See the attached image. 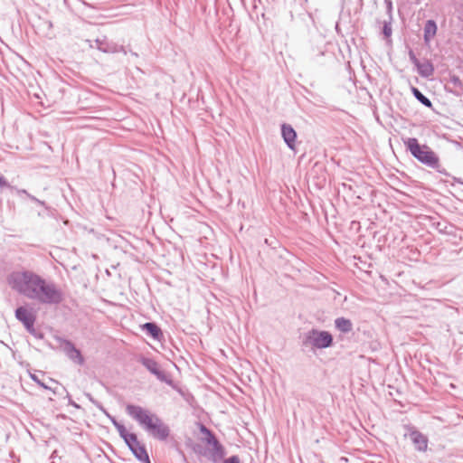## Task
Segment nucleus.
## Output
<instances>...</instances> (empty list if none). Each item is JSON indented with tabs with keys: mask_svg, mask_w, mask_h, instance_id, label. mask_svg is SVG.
<instances>
[{
	"mask_svg": "<svg viewBox=\"0 0 463 463\" xmlns=\"http://www.w3.org/2000/svg\"><path fill=\"white\" fill-rule=\"evenodd\" d=\"M12 289L43 305H59L64 299L63 292L53 281H48L30 271H14L7 277Z\"/></svg>",
	"mask_w": 463,
	"mask_h": 463,
	"instance_id": "obj_1",
	"label": "nucleus"
},
{
	"mask_svg": "<svg viewBox=\"0 0 463 463\" xmlns=\"http://www.w3.org/2000/svg\"><path fill=\"white\" fill-rule=\"evenodd\" d=\"M126 411L155 439L164 441L169 437V427L156 414L135 404H128Z\"/></svg>",
	"mask_w": 463,
	"mask_h": 463,
	"instance_id": "obj_2",
	"label": "nucleus"
},
{
	"mask_svg": "<svg viewBox=\"0 0 463 463\" xmlns=\"http://www.w3.org/2000/svg\"><path fill=\"white\" fill-rule=\"evenodd\" d=\"M407 150L422 165L439 170V157L427 145H421L415 137L407 138Z\"/></svg>",
	"mask_w": 463,
	"mask_h": 463,
	"instance_id": "obj_3",
	"label": "nucleus"
},
{
	"mask_svg": "<svg viewBox=\"0 0 463 463\" xmlns=\"http://www.w3.org/2000/svg\"><path fill=\"white\" fill-rule=\"evenodd\" d=\"M137 360L158 381L174 387V381L171 376L161 368L155 359L141 354L137 356Z\"/></svg>",
	"mask_w": 463,
	"mask_h": 463,
	"instance_id": "obj_4",
	"label": "nucleus"
},
{
	"mask_svg": "<svg viewBox=\"0 0 463 463\" xmlns=\"http://www.w3.org/2000/svg\"><path fill=\"white\" fill-rule=\"evenodd\" d=\"M304 344L311 347H330L333 344V336L327 331L312 329L306 335Z\"/></svg>",
	"mask_w": 463,
	"mask_h": 463,
	"instance_id": "obj_5",
	"label": "nucleus"
},
{
	"mask_svg": "<svg viewBox=\"0 0 463 463\" xmlns=\"http://www.w3.org/2000/svg\"><path fill=\"white\" fill-rule=\"evenodd\" d=\"M410 60L417 69L418 73L423 78H430L434 73V67L432 63L427 60H419L412 51L409 52Z\"/></svg>",
	"mask_w": 463,
	"mask_h": 463,
	"instance_id": "obj_6",
	"label": "nucleus"
},
{
	"mask_svg": "<svg viewBox=\"0 0 463 463\" xmlns=\"http://www.w3.org/2000/svg\"><path fill=\"white\" fill-rule=\"evenodd\" d=\"M15 317L23 323L26 330L30 333L34 332L35 315L25 307H19L15 309Z\"/></svg>",
	"mask_w": 463,
	"mask_h": 463,
	"instance_id": "obj_7",
	"label": "nucleus"
},
{
	"mask_svg": "<svg viewBox=\"0 0 463 463\" xmlns=\"http://www.w3.org/2000/svg\"><path fill=\"white\" fill-rule=\"evenodd\" d=\"M95 43L97 48L105 53H116V52H123L124 54H127L128 52L126 51L125 47L123 45H119L112 41H109L106 36L103 38L96 39Z\"/></svg>",
	"mask_w": 463,
	"mask_h": 463,
	"instance_id": "obj_8",
	"label": "nucleus"
},
{
	"mask_svg": "<svg viewBox=\"0 0 463 463\" xmlns=\"http://www.w3.org/2000/svg\"><path fill=\"white\" fill-rule=\"evenodd\" d=\"M126 445L138 461L147 460L148 453L146 451V446L140 443L137 435L132 438V440L127 441Z\"/></svg>",
	"mask_w": 463,
	"mask_h": 463,
	"instance_id": "obj_9",
	"label": "nucleus"
},
{
	"mask_svg": "<svg viewBox=\"0 0 463 463\" xmlns=\"http://www.w3.org/2000/svg\"><path fill=\"white\" fill-rule=\"evenodd\" d=\"M409 436L412 445L418 451H426L428 448V438L421 432L414 430L413 428H408Z\"/></svg>",
	"mask_w": 463,
	"mask_h": 463,
	"instance_id": "obj_10",
	"label": "nucleus"
},
{
	"mask_svg": "<svg viewBox=\"0 0 463 463\" xmlns=\"http://www.w3.org/2000/svg\"><path fill=\"white\" fill-rule=\"evenodd\" d=\"M281 137L288 147L295 150L298 135L291 125L287 123L281 125Z\"/></svg>",
	"mask_w": 463,
	"mask_h": 463,
	"instance_id": "obj_11",
	"label": "nucleus"
},
{
	"mask_svg": "<svg viewBox=\"0 0 463 463\" xmlns=\"http://www.w3.org/2000/svg\"><path fill=\"white\" fill-rule=\"evenodd\" d=\"M141 330L154 340L162 342L164 334L162 329L155 322H146L141 326Z\"/></svg>",
	"mask_w": 463,
	"mask_h": 463,
	"instance_id": "obj_12",
	"label": "nucleus"
},
{
	"mask_svg": "<svg viewBox=\"0 0 463 463\" xmlns=\"http://www.w3.org/2000/svg\"><path fill=\"white\" fill-rule=\"evenodd\" d=\"M325 54H326L325 45H323L321 47L317 46L316 48L312 46L308 50L307 56L310 61L317 63V64L323 65L325 63L324 62Z\"/></svg>",
	"mask_w": 463,
	"mask_h": 463,
	"instance_id": "obj_13",
	"label": "nucleus"
},
{
	"mask_svg": "<svg viewBox=\"0 0 463 463\" xmlns=\"http://www.w3.org/2000/svg\"><path fill=\"white\" fill-rule=\"evenodd\" d=\"M65 353L66 357H68L71 362L78 365H84L85 358L80 352V349H62Z\"/></svg>",
	"mask_w": 463,
	"mask_h": 463,
	"instance_id": "obj_14",
	"label": "nucleus"
},
{
	"mask_svg": "<svg viewBox=\"0 0 463 463\" xmlns=\"http://www.w3.org/2000/svg\"><path fill=\"white\" fill-rule=\"evenodd\" d=\"M437 24L433 20H428L424 25V42L429 44L436 35Z\"/></svg>",
	"mask_w": 463,
	"mask_h": 463,
	"instance_id": "obj_15",
	"label": "nucleus"
},
{
	"mask_svg": "<svg viewBox=\"0 0 463 463\" xmlns=\"http://www.w3.org/2000/svg\"><path fill=\"white\" fill-rule=\"evenodd\" d=\"M335 328L342 333H349L353 330V323L350 319L345 317H337L335 320Z\"/></svg>",
	"mask_w": 463,
	"mask_h": 463,
	"instance_id": "obj_16",
	"label": "nucleus"
},
{
	"mask_svg": "<svg viewBox=\"0 0 463 463\" xmlns=\"http://www.w3.org/2000/svg\"><path fill=\"white\" fill-rule=\"evenodd\" d=\"M225 456V449L224 447L220 444L214 448H213L211 450H210V457L209 458L214 462V463H217L219 462L220 460H222Z\"/></svg>",
	"mask_w": 463,
	"mask_h": 463,
	"instance_id": "obj_17",
	"label": "nucleus"
},
{
	"mask_svg": "<svg viewBox=\"0 0 463 463\" xmlns=\"http://www.w3.org/2000/svg\"><path fill=\"white\" fill-rule=\"evenodd\" d=\"M114 427L117 429L120 438L125 441V443L128 440H132V438L135 437V435H137L136 433L128 432L125 425L120 423L119 421H115Z\"/></svg>",
	"mask_w": 463,
	"mask_h": 463,
	"instance_id": "obj_18",
	"label": "nucleus"
},
{
	"mask_svg": "<svg viewBox=\"0 0 463 463\" xmlns=\"http://www.w3.org/2000/svg\"><path fill=\"white\" fill-rule=\"evenodd\" d=\"M412 94L414 97L425 107L431 108L432 103L431 101L423 95L416 87L411 86V88Z\"/></svg>",
	"mask_w": 463,
	"mask_h": 463,
	"instance_id": "obj_19",
	"label": "nucleus"
},
{
	"mask_svg": "<svg viewBox=\"0 0 463 463\" xmlns=\"http://www.w3.org/2000/svg\"><path fill=\"white\" fill-rule=\"evenodd\" d=\"M31 379L36 383L39 386L43 389L52 391L53 393H56L55 390H52L51 387L47 386L43 382H42L35 374L30 373Z\"/></svg>",
	"mask_w": 463,
	"mask_h": 463,
	"instance_id": "obj_20",
	"label": "nucleus"
},
{
	"mask_svg": "<svg viewBox=\"0 0 463 463\" xmlns=\"http://www.w3.org/2000/svg\"><path fill=\"white\" fill-rule=\"evenodd\" d=\"M382 33L385 39H388L389 37H391L392 27H391L390 22L384 21Z\"/></svg>",
	"mask_w": 463,
	"mask_h": 463,
	"instance_id": "obj_21",
	"label": "nucleus"
},
{
	"mask_svg": "<svg viewBox=\"0 0 463 463\" xmlns=\"http://www.w3.org/2000/svg\"><path fill=\"white\" fill-rule=\"evenodd\" d=\"M5 188L9 190H14V185L10 184L6 178L0 174V191H3Z\"/></svg>",
	"mask_w": 463,
	"mask_h": 463,
	"instance_id": "obj_22",
	"label": "nucleus"
},
{
	"mask_svg": "<svg viewBox=\"0 0 463 463\" xmlns=\"http://www.w3.org/2000/svg\"><path fill=\"white\" fill-rule=\"evenodd\" d=\"M199 430L202 434L205 435V439H209L211 436L214 435L213 432L203 423L200 424Z\"/></svg>",
	"mask_w": 463,
	"mask_h": 463,
	"instance_id": "obj_23",
	"label": "nucleus"
},
{
	"mask_svg": "<svg viewBox=\"0 0 463 463\" xmlns=\"http://www.w3.org/2000/svg\"><path fill=\"white\" fill-rule=\"evenodd\" d=\"M11 192H15L18 196L24 195L28 199H30V196H32L31 194H29L25 189H19L15 186H14V190H10Z\"/></svg>",
	"mask_w": 463,
	"mask_h": 463,
	"instance_id": "obj_24",
	"label": "nucleus"
},
{
	"mask_svg": "<svg viewBox=\"0 0 463 463\" xmlns=\"http://www.w3.org/2000/svg\"><path fill=\"white\" fill-rule=\"evenodd\" d=\"M205 441L208 445L212 446V449L221 444L215 435L211 436L209 439H205Z\"/></svg>",
	"mask_w": 463,
	"mask_h": 463,
	"instance_id": "obj_25",
	"label": "nucleus"
},
{
	"mask_svg": "<svg viewBox=\"0 0 463 463\" xmlns=\"http://www.w3.org/2000/svg\"><path fill=\"white\" fill-rule=\"evenodd\" d=\"M86 396L92 404H94L99 410H103V406L100 404V402L96 401L90 393H86Z\"/></svg>",
	"mask_w": 463,
	"mask_h": 463,
	"instance_id": "obj_26",
	"label": "nucleus"
},
{
	"mask_svg": "<svg viewBox=\"0 0 463 463\" xmlns=\"http://www.w3.org/2000/svg\"><path fill=\"white\" fill-rule=\"evenodd\" d=\"M222 463H241L240 458L237 455H232L223 460Z\"/></svg>",
	"mask_w": 463,
	"mask_h": 463,
	"instance_id": "obj_27",
	"label": "nucleus"
},
{
	"mask_svg": "<svg viewBox=\"0 0 463 463\" xmlns=\"http://www.w3.org/2000/svg\"><path fill=\"white\" fill-rule=\"evenodd\" d=\"M30 200H31V201H33V202H34V203H36L37 204H39V205H41V206H43V207L47 208L46 203H45V202H44V201H42V200H40V199L36 198V197H35V196H33V195L30 196Z\"/></svg>",
	"mask_w": 463,
	"mask_h": 463,
	"instance_id": "obj_28",
	"label": "nucleus"
},
{
	"mask_svg": "<svg viewBox=\"0 0 463 463\" xmlns=\"http://www.w3.org/2000/svg\"><path fill=\"white\" fill-rule=\"evenodd\" d=\"M386 12L388 14H391L392 9V0H384Z\"/></svg>",
	"mask_w": 463,
	"mask_h": 463,
	"instance_id": "obj_29",
	"label": "nucleus"
},
{
	"mask_svg": "<svg viewBox=\"0 0 463 463\" xmlns=\"http://www.w3.org/2000/svg\"><path fill=\"white\" fill-rule=\"evenodd\" d=\"M101 411H102L104 412V414H105V415L109 419V420L111 421V423H112V424H113V426H114V425H115V421H118V420H117V419H116L114 416L110 415V414L108 412V411H107L104 407H103V410H101Z\"/></svg>",
	"mask_w": 463,
	"mask_h": 463,
	"instance_id": "obj_30",
	"label": "nucleus"
},
{
	"mask_svg": "<svg viewBox=\"0 0 463 463\" xmlns=\"http://www.w3.org/2000/svg\"><path fill=\"white\" fill-rule=\"evenodd\" d=\"M310 350L313 352V354L315 355H319L322 353V351H323L322 348H319V349H310Z\"/></svg>",
	"mask_w": 463,
	"mask_h": 463,
	"instance_id": "obj_31",
	"label": "nucleus"
},
{
	"mask_svg": "<svg viewBox=\"0 0 463 463\" xmlns=\"http://www.w3.org/2000/svg\"><path fill=\"white\" fill-rule=\"evenodd\" d=\"M451 81H452L455 85H457V84H460V80H459L458 77H453V78L451 79Z\"/></svg>",
	"mask_w": 463,
	"mask_h": 463,
	"instance_id": "obj_32",
	"label": "nucleus"
},
{
	"mask_svg": "<svg viewBox=\"0 0 463 463\" xmlns=\"http://www.w3.org/2000/svg\"><path fill=\"white\" fill-rule=\"evenodd\" d=\"M65 347L72 348V347H75V346L73 345V344H71V342L67 341L66 345H65Z\"/></svg>",
	"mask_w": 463,
	"mask_h": 463,
	"instance_id": "obj_33",
	"label": "nucleus"
},
{
	"mask_svg": "<svg viewBox=\"0 0 463 463\" xmlns=\"http://www.w3.org/2000/svg\"><path fill=\"white\" fill-rule=\"evenodd\" d=\"M69 403L71 404L72 406H74L75 408H80V406L71 400H70Z\"/></svg>",
	"mask_w": 463,
	"mask_h": 463,
	"instance_id": "obj_34",
	"label": "nucleus"
},
{
	"mask_svg": "<svg viewBox=\"0 0 463 463\" xmlns=\"http://www.w3.org/2000/svg\"><path fill=\"white\" fill-rule=\"evenodd\" d=\"M10 350H11V351H12V353H13V356H14V358L15 360H17V361H18V358H17V356H16V353H17V352H16V351H14V349H10Z\"/></svg>",
	"mask_w": 463,
	"mask_h": 463,
	"instance_id": "obj_35",
	"label": "nucleus"
},
{
	"mask_svg": "<svg viewBox=\"0 0 463 463\" xmlns=\"http://www.w3.org/2000/svg\"><path fill=\"white\" fill-rule=\"evenodd\" d=\"M139 461L142 463H151L148 455H147V460H139Z\"/></svg>",
	"mask_w": 463,
	"mask_h": 463,
	"instance_id": "obj_36",
	"label": "nucleus"
},
{
	"mask_svg": "<svg viewBox=\"0 0 463 463\" xmlns=\"http://www.w3.org/2000/svg\"><path fill=\"white\" fill-rule=\"evenodd\" d=\"M399 14L401 16H402V7H399ZM402 19L403 20V17H402Z\"/></svg>",
	"mask_w": 463,
	"mask_h": 463,
	"instance_id": "obj_37",
	"label": "nucleus"
},
{
	"mask_svg": "<svg viewBox=\"0 0 463 463\" xmlns=\"http://www.w3.org/2000/svg\"><path fill=\"white\" fill-rule=\"evenodd\" d=\"M130 53H131V55H132V56H135V57H137V56H138V54H137V52H132V51H131V52H130Z\"/></svg>",
	"mask_w": 463,
	"mask_h": 463,
	"instance_id": "obj_38",
	"label": "nucleus"
},
{
	"mask_svg": "<svg viewBox=\"0 0 463 463\" xmlns=\"http://www.w3.org/2000/svg\"><path fill=\"white\" fill-rule=\"evenodd\" d=\"M83 5H86L88 6H90L89 4H87L86 2H83Z\"/></svg>",
	"mask_w": 463,
	"mask_h": 463,
	"instance_id": "obj_39",
	"label": "nucleus"
}]
</instances>
